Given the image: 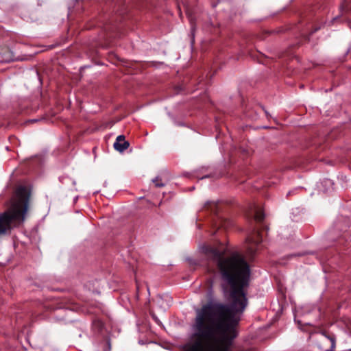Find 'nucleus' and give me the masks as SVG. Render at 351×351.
<instances>
[{"instance_id": "obj_6", "label": "nucleus", "mask_w": 351, "mask_h": 351, "mask_svg": "<svg viewBox=\"0 0 351 351\" xmlns=\"http://www.w3.org/2000/svg\"><path fill=\"white\" fill-rule=\"evenodd\" d=\"M252 213V214H253L254 219L257 222H261L265 218L263 211L261 210V208L257 207L255 205L253 206Z\"/></svg>"}, {"instance_id": "obj_7", "label": "nucleus", "mask_w": 351, "mask_h": 351, "mask_svg": "<svg viewBox=\"0 0 351 351\" xmlns=\"http://www.w3.org/2000/svg\"><path fill=\"white\" fill-rule=\"evenodd\" d=\"M152 182L157 188L165 186L168 183V180L162 178L161 176H157L152 179Z\"/></svg>"}, {"instance_id": "obj_5", "label": "nucleus", "mask_w": 351, "mask_h": 351, "mask_svg": "<svg viewBox=\"0 0 351 351\" xmlns=\"http://www.w3.org/2000/svg\"><path fill=\"white\" fill-rule=\"evenodd\" d=\"M130 146V143L125 141L124 135H119L117 137L115 142L114 143L113 147L115 150L119 152H123Z\"/></svg>"}, {"instance_id": "obj_3", "label": "nucleus", "mask_w": 351, "mask_h": 351, "mask_svg": "<svg viewBox=\"0 0 351 351\" xmlns=\"http://www.w3.org/2000/svg\"><path fill=\"white\" fill-rule=\"evenodd\" d=\"M309 339L321 351H333L336 345L335 335L328 332H318L310 335Z\"/></svg>"}, {"instance_id": "obj_4", "label": "nucleus", "mask_w": 351, "mask_h": 351, "mask_svg": "<svg viewBox=\"0 0 351 351\" xmlns=\"http://www.w3.org/2000/svg\"><path fill=\"white\" fill-rule=\"evenodd\" d=\"M261 241L262 237L260 232L257 230H253V232L247 237V252L250 256L255 254L256 250H258V245L261 243Z\"/></svg>"}, {"instance_id": "obj_10", "label": "nucleus", "mask_w": 351, "mask_h": 351, "mask_svg": "<svg viewBox=\"0 0 351 351\" xmlns=\"http://www.w3.org/2000/svg\"><path fill=\"white\" fill-rule=\"evenodd\" d=\"M3 61H5V62H10V61L12 60V57H11L10 54V53H8V57H7V58H5V59H3Z\"/></svg>"}, {"instance_id": "obj_2", "label": "nucleus", "mask_w": 351, "mask_h": 351, "mask_svg": "<svg viewBox=\"0 0 351 351\" xmlns=\"http://www.w3.org/2000/svg\"><path fill=\"white\" fill-rule=\"evenodd\" d=\"M233 340H193L189 351H230Z\"/></svg>"}, {"instance_id": "obj_9", "label": "nucleus", "mask_w": 351, "mask_h": 351, "mask_svg": "<svg viewBox=\"0 0 351 351\" xmlns=\"http://www.w3.org/2000/svg\"><path fill=\"white\" fill-rule=\"evenodd\" d=\"M205 206H206V208H208V207H210H210H211V209L213 210V207H215H215L217 206V205H216V204H215V203H214V202H208L206 204Z\"/></svg>"}, {"instance_id": "obj_11", "label": "nucleus", "mask_w": 351, "mask_h": 351, "mask_svg": "<svg viewBox=\"0 0 351 351\" xmlns=\"http://www.w3.org/2000/svg\"><path fill=\"white\" fill-rule=\"evenodd\" d=\"M152 317H153V318L154 319V320H155L157 323H158V322H159L158 319L155 315H153Z\"/></svg>"}, {"instance_id": "obj_1", "label": "nucleus", "mask_w": 351, "mask_h": 351, "mask_svg": "<svg viewBox=\"0 0 351 351\" xmlns=\"http://www.w3.org/2000/svg\"><path fill=\"white\" fill-rule=\"evenodd\" d=\"M30 191L26 186H19L16 189L8 209L0 213V237L10 234L25 221Z\"/></svg>"}, {"instance_id": "obj_8", "label": "nucleus", "mask_w": 351, "mask_h": 351, "mask_svg": "<svg viewBox=\"0 0 351 351\" xmlns=\"http://www.w3.org/2000/svg\"><path fill=\"white\" fill-rule=\"evenodd\" d=\"M186 14L187 17H188V19H189V21H190V23H191V25H192V29H193V28H194V27H193V16H192L191 13V12H190V11H189V8H186Z\"/></svg>"}]
</instances>
